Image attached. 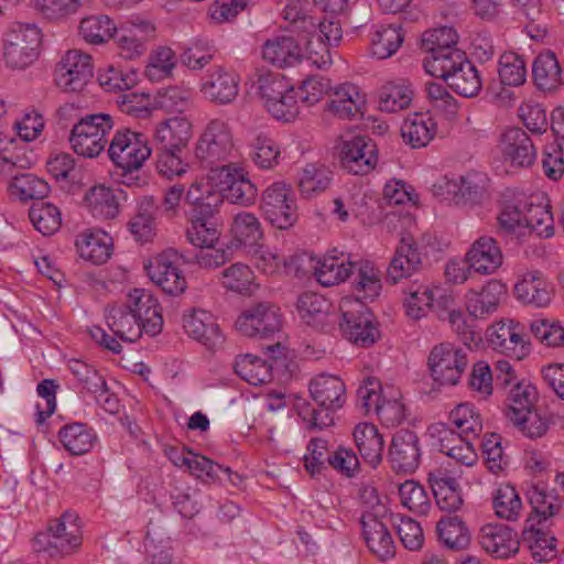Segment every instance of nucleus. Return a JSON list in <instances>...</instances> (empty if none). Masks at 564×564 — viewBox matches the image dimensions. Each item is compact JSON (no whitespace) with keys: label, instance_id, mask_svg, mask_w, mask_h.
<instances>
[{"label":"nucleus","instance_id":"20e7f679","mask_svg":"<svg viewBox=\"0 0 564 564\" xmlns=\"http://www.w3.org/2000/svg\"><path fill=\"white\" fill-rule=\"evenodd\" d=\"M259 90L264 107L278 120L292 121L302 106L295 87L281 74H267L259 78Z\"/></svg>","mask_w":564,"mask_h":564},{"label":"nucleus","instance_id":"4be33fe9","mask_svg":"<svg viewBox=\"0 0 564 564\" xmlns=\"http://www.w3.org/2000/svg\"><path fill=\"white\" fill-rule=\"evenodd\" d=\"M466 261L475 272L490 275L502 265L503 253L495 238L481 236L470 246Z\"/></svg>","mask_w":564,"mask_h":564},{"label":"nucleus","instance_id":"473e14b6","mask_svg":"<svg viewBox=\"0 0 564 564\" xmlns=\"http://www.w3.org/2000/svg\"><path fill=\"white\" fill-rule=\"evenodd\" d=\"M333 181V172L322 163H307L297 176V189L302 198L312 199L326 192Z\"/></svg>","mask_w":564,"mask_h":564},{"label":"nucleus","instance_id":"09e8293b","mask_svg":"<svg viewBox=\"0 0 564 564\" xmlns=\"http://www.w3.org/2000/svg\"><path fill=\"white\" fill-rule=\"evenodd\" d=\"M403 43V33L399 24H380L371 34V54L379 59L391 57Z\"/></svg>","mask_w":564,"mask_h":564},{"label":"nucleus","instance_id":"2eb2a0df","mask_svg":"<svg viewBox=\"0 0 564 564\" xmlns=\"http://www.w3.org/2000/svg\"><path fill=\"white\" fill-rule=\"evenodd\" d=\"M240 77L232 70L214 67L202 78L199 91L203 97L217 105L231 104L238 96Z\"/></svg>","mask_w":564,"mask_h":564},{"label":"nucleus","instance_id":"a211bd4d","mask_svg":"<svg viewBox=\"0 0 564 564\" xmlns=\"http://www.w3.org/2000/svg\"><path fill=\"white\" fill-rule=\"evenodd\" d=\"M185 333L204 345L208 350L220 349L225 337L220 332L214 316L204 310H192L183 316Z\"/></svg>","mask_w":564,"mask_h":564},{"label":"nucleus","instance_id":"bb28decb","mask_svg":"<svg viewBox=\"0 0 564 564\" xmlns=\"http://www.w3.org/2000/svg\"><path fill=\"white\" fill-rule=\"evenodd\" d=\"M488 340L495 350L521 360L529 351L523 336L512 321L499 322L488 328Z\"/></svg>","mask_w":564,"mask_h":564},{"label":"nucleus","instance_id":"f704fd0d","mask_svg":"<svg viewBox=\"0 0 564 564\" xmlns=\"http://www.w3.org/2000/svg\"><path fill=\"white\" fill-rule=\"evenodd\" d=\"M108 158L122 172L131 173L139 170L150 158L152 150L148 143H109Z\"/></svg>","mask_w":564,"mask_h":564},{"label":"nucleus","instance_id":"9d476101","mask_svg":"<svg viewBox=\"0 0 564 564\" xmlns=\"http://www.w3.org/2000/svg\"><path fill=\"white\" fill-rule=\"evenodd\" d=\"M468 365L466 350L451 343L433 347L429 367L435 381L443 386H455Z\"/></svg>","mask_w":564,"mask_h":564},{"label":"nucleus","instance_id":"603ef678","mask_svg":"<svg viewBox=\"0 0 564 564\" xmlns=\"http://www.w3.org/2000/svg\"><path fill=\"white\" fill-rule=\"evenodd\" d=\"M99 85L108 93L130 90L139 83V73L131 67L108 65L98 70Z\"/></svg>","mask_w":564,"mask_h":564},{"label":"nucleus","instance_id":"338daca9","mask_svg":"<svg viewBox=\"0 0 564 564\" xmlns=\"http://www.w3.org/2000/svg\"><path fill=\"white\" fill-rule=\"evenodd\" d=\"M401 135L406 141H432L435 137L436 124L427 113H413L404 119Z\"/></svg>","mask_w":564,"mask_h":564},{"label":"nucleus","instance_id":"f03ea898","mask_svg":"<svg viewBox=\"0 0 564 564\" xmlns=\"http://www.w3.org/2000/svg\"><path fill=\"white\" fill-rule=\"evenodd\" d=\"M77 514L66 511L59 518L50 522L45 532L34 538V547L51 557L66 556L82 544V531Z\"/></svg>","mask_w":564,"mask_h":564},{"label":"nucleus","instance_id":"864d4df0","mask_svg":"<svg viewBox=\"0 0 564 564\" xmlns=\"http://www.w3.org/2000/svg\"><path fill=\"white\" fill-rule=\"evenodd\" d=\"M329 303L316 293L306 292L297 299V313L301 319L313 327H323L328 316Z\"/></svg>","mask_w":564,"mask_h":564},{"label":"nucleus","instance_id":"13d9d810","mask_svg":"<svg viewBox=\"0 0 564 564\" xmlns=\"http://www.w3.org/2000/svg\"><path fill=\"white\" fill-rule=\"evenodd\" d=\"M535 388L529 383L517 382L508 392L506 416L511 422L519 420L527 411L534 409Z\"/></svg>","mask_w":564,"mask_h":564},{"label":"nucleus","instance_id":"39448f33","mask_svg":"<svg viewBox=\"0 0 564 564\" xmlns=\"http://www.w3.org/2000/svg\"><path fill=\"white\" fill-rule=\"evenodd\" d=\"M430 76L444 79L452 89L464 97L476 96L482 86L480 75L465 53H454L449 59H436L429 64Z\"/></svg>","mask_w":564,"mask_h":564},{"label":"nucleus","instance_id":"f8f14e48","mask_svg":"<svg viewBox=\"0 0 564 564\" xmlns=\"http://www.w3.org/2000/svg\"><path fill=\"white\" fill-rule=\"evenodd\" d=\"M94 76L91 56L80 50H68L56 68V84L67 93L84 89Z\"/></svg>","mask_w":564,"mask_h":564},{"label":"nucleus","instance_id":"a19ab883","mask_svg":"<svg viewBox=\"0 0 564 564\" xmlns=\"http://www.w3.org/2000/svg\"><path fill=\"white\" fill-rule=\"evenodd\" d=\"M106 318L108 327L112 330L115 336L124 341L133 343L138 340L144 332L127 304L111 306Z\"/></svg>","mask_w":564,"mask_h":564},{"label":"nucleus","instance_id":"c9c22d12","mask_svg":"<svg viewBox=\"0 0 564 564\" xmlns=\"http://www.w3.org/2000/svg\"><path fill=\"white\" fill-rule=\"evenodd\" d=\"M414 89L408 79H395L384 84L378 94V107L381 111L397 112L410 107Z\"/></svg>","mask_w":564,"mask_h":564},{"label":"nucleus","instance_id":"de8ad7c7","mask_svg":"<svg viewBox=\"0 0 564 564\" xmlns=\"http://www.w3.org/2000/svg\"><path fill=\"white\" fill-rule=\"evenodd\" d=\"M220 230L214 215L194 213L186 229V238L195 247H214L219 240Z\"/></svg>","mask_w":564,"mask_h":564},{"label":"nucleus","instance_id":"393cba45","mask_svg":"<svg viewBox=\"0 0 564 564\" xmlns=\"http://www.w3.org/2000/svg\"><path fill=\"white\" fill-rule=\"evenodd\" d=\"M360 524L367 546L378 558L386 561L394 555V542L391 533L377 513L364 512Z\"/></svg>","mask_w":564,"mask_h":564},{"label":"nucleus","instance_id":"6e6d98bb","mask_svg":"<svg viewBox=\"0 0 564 564\" xmlns=\"http://www.w3.org/2000/svg\"><path fill=\"white\" fill-rule=\"evenodd\" d=\"M525 208L523 200L506 202L498 216V224L501 230L523 239L529 236V227L525 224Z\"/></svg>","mask_w":564,"mask_h":564},{"label":"nucleus","instance_id":"e433bc0d","mask_svg":"<svg viewBox=\"0 0 564 564\" xmlns=\"http://www.w3.org/2000/svg\"><path fill=\"white\" fill-rule=\"evenodd\" d=\"M403 294L405 315L413 321L426 316L434 307L435 294L429 284L415 280L403 289Z\"/></svg>","mask_w":564,"mask_h":564},{"label":"nucleus","instance_id":"cd10ccee","mask_svg":"<svg viewBox=\"0 0 564 564\" xmlns=\"http://www.w3.org/2000/svg\"><path fill=\"white\" fill-rule=\"evenodd\" d=\"M481 547L496 558H507L516 554L520 546L517 534L503 524H486L480 529Z\"/></svg>","mask_w":564,"mask_h":564},{"label":"nucleus","instance_id":"aec40b11","mask_svg":"<svg viewBox=\"0 0 564 564\" xmlns=\"http://www.w3.org/2000/svg\"><path fill=\"white\" fill-rule=\"evenodd\" d=\"M126 304L137 317L144 333L150 336L161 333L163 327L162 310L151 293L142 289H134L129 293Z\"/></svg>","mask_w":564,"mask_h":564},{"label":"nucleus","instance_id":"9b49d317","mask_svg":"<svg viewBox=\"0 0 564 564\" xmlns=\"http://www.w3.org/2000/svg\"><path fill=\"white\" fill-rule=\"evenodd\" d=\"M261 209L265 219L278 229H288L297 219L292 188L283 182L273 183L262 193Z\"/></svg>","mask_w":564,"mask_h":564},{"label":"nucleus","instance_id":"052dcab7","mask_svg":"<svg viewBox=\"0 0 564 564\" xmlns=\"http://www.w3.org/2000/svg\"><path fill=\"white\" fill-rule=\"evenodd\" d=\"M525 208V224L529 236L535 232L542 238H550L554 234V219L547 204H533L523 200Z\"/></svg>","mask_w":564,"mask_h":564},{"label":"nucleus","instance_id":"5fc2aeb1","mask_svg":"<svg viewBox=\"0 0 564 564\" xmlns=\"http://www.w3.org/2000/svg\"><path fill=\"white\" fill-rule=\"evenodd\" d=\"M235 372L252 386H259L272 380V366L252 355L239 356L234 365Z\"/></svg>","mask_w":564,"mask_h":564},{"label":"nucleus","instance_id":"423d86ee","mask_svg":"<svg viewBox=\"0 0 564 564\" xmlns=\"http://www.w3.org/2000/svg\"><path fill=\"white\" fill-rule=\"evenodd\" d=\"M209 178L230 204L248 207L256 203L258 188L249 173L237 163L224 164L209 170Z\"/></svg>","mask_w":564,"mask_h":564},{"label":"nucleus","instance_id":"bf43d9fd","mask_svg":"<svg viewBox=\"0 0 564 564\" xmlns=\"http://www.w3.org/2000/svg\"><path fill=\"white\" fill-rule=\"evenodd\" d=\"M446 180V187L448 192H454L460 196L465 202L477 203L479 202L487 189L488 178L486 175L478 172H470L459 177V182H451Z\"/></svg>","mask_w":564,"mask_h":564},{"label":"nucleus","instance_id":"ddd939ff","mask_svg":"<svg viewBox=\"0 0 564 564\" xmlns=\"http://www.w3.org/2000/svg\"><path fill=\"white\" fill-rule=\"evenodd\" d=\"M182 256L174 249H169L153 258L145 270L153 283L170 295L182 294L186 286L185 276L178 268Z\"/></svg>","mask_w":564,"mask_h":564},{"label":"nucleus","instance_id":"58836bf2","mask_svg":"<svg viewBox=\"0 0 564 564\" xmlns=\"http://www.w3.org/2000/svg\"><path fill=\"white\" fill-rule=\"evenodd\" d=\"M76 245L80 257L95 264L107 262L112 254V238L104 230L84 232Z\"/></svg>","mask_w":564,"mask_h":564},{"label":"nucleus","instance_id":"79ce46f5","mask_svg":"<svg viewBox=\"0 0 564 564\" xmlns=\"http://www.w3.org/2000/svg\"><path fill=\"white\" fill-rule=\"evenodd\" d=\"M356 267L357 263L350 261L344 253L340 257L325 256L314 268V274L318 283L332 286L345 281Z\"/></svg>","mask_w":564,"mask_h":564},{"label":"nucleus","instance_id":"dca6fc26","mask_svg":"<svg viewBox=\"0 0 564 564\" xmlns=\"http://www.w3.org/2000/svg\"><path fill=\"white\" fill-rule=\"evenodd\" d=\"M421 459L420 440L410 430L398 431L388 448V462L397 473H413Z\"/></svg>","mask_w":564,"mask_h":564},{"label":"nucleus","instance_id":"4d7b16f0","mask_svg":"<svg viewBox=\"0 0 564 564\" xmlns=\"http://www.w3.org/2000/svg\"><path fill=\"white\" fill-rule=\"evenodd\" d=\"M29 217L34 228L43 236L54 235L62 225L58 207L47 202L34 203L29 210Z\"/></svg>","mask_w":564,"mask_h":564},{"label":"nucleus","instance_id":"ea45409f","mask_svg":"<svg viewBox=\"0 0 564 564\" xmlns=\"http://www.w3.org/2000/svg\"><path fill=\"white\" fill-rule=\"evenodd\" d=\"M86 205L95 218L113 219L120 213L116 192L105 185H95L85 194Z\"/></svg>","mask_w":564,"mask_h":564},{"label":"nucleus","instance_id":"c85d7f7f","mask_svg":"<svg viewBox=\"0 0 564 564\" xmlns=\"http://www.w3.org/2000/svg\"><path fill=\"white\" fill-rule=\"evenodd\" d=\"M118 24L108 14H88L79 20L78 36L90 45H105L115 37Z\"/></svg>","mask_w":564,"mask_h":564},{"label":"nucleus","instance_id":"3c124183","mask_svg":"<svg viewBox=\"0 0 564 564\" xmlns=\"http://www.w3.org/2000/svg\"><path fill=\"white\" fill-rule=\"evenodd\" d=\"M530 522L531 519H528L522 530V544L530 550L536 562L551 561L556 556V540L541 529L534 528L533 524H529Z\"/></svg>","mask_w":564,"mask_h":564},{"label":"nucleus","instance_id":"6e6552de","mask_svg":"<svg viewBox=\"0 0 564 564\" xmlns=\"http://www.w3.org/2000/svg\"><path fill=\"white\" fill-rule=\"evenodd\" d=\"M154 23L140 15H131L118 25L115 44L119 56L126 61H134L147 52L149 39L154 34Z\"/></svg>","mask_w":564,"mask_h":564},{"label":"nucleus","instance_id":"69168bd1","mask_svg":"<svg viewBox=\"0 0 564 564\" xmlns=\"http://www.w3.org/2000/svg\"><path fill=\"white\" fill-rule=\"evenodd\" d=\"M498 74L501 83L507 86H520L527 79V63L516 52H505L498 61Z\"/></svg>","mask_w":564,"mask_h":564},{"label":"nucleus","instance_id":"e2e57ef3","mask_svg":"<svg viewBox=\"0 0 564 564\" xmlns=\"http://www.w3.org/2000/svg\"><path fill=\"white\" fill-rule=\"evenodd\" d=\"M449 420L464 437L475 440L482 431L481 416L469 403L458 404L451 411Z\"/></svg>","mask_w":564,"mask_h":564},{"label":"nucleus","instance_id":"f3484780","mask_svg":"<svg viewBox=\"0 0 564 564\" xmlns=\"http://www.w3.org/2000/svg\"><path fill=\"white\" fill-rule=\"evenodd\" d=\"M366 94L352 83H343L330 87L326 109L339 119L361 116L366 109Z\"/></svg>","mask_w":564,"mask_h":564},{"label":"nucleus","instance_id":"6ab92c4d","mask_svg":"<svg viewBox=\"0 0 564 564\" xmlns=\"http://www.w3.org/2000/svg\"><path fill=\"white\" fill-rule=\"evenodd\" d=\"M334 155L340 166L354 175H367L378 163L376 143H340L335 148Z\"/></svg>","mask_w":564,"mask_h":564},{"label":"nucleus","instance_id":"1a4fd4ad","mask_svg":"<svg viewBox=\"0 0 564 564\" xmlns=\"http://www.w3.org/2000/svg\"><path fill=\"white\" fill-rule=\"evenodd\" d=\"M283 318L278 307L272 302H259L247 307L237 318L236 327L248 337H270L280 333Z\"/></svg>","mask_w":564,"mask_h":564},{"label":"nucleus","instance_id":"4468645a","mask_svg":"<svg viewBox=\"0 0 564 564\" xmlns=\"http://www.w3.org/2000/svg\"><path fill=\"white\" fill-rule=\"evenodd\" d=\"M305 54L306 46L303 48L289 32L273 34L263 42L261 47L263 61L278 68L292 67L306 61Z\"/></svg>","mask_w":564,"mask_h":564},{"label":"nucleus","instance_id":"0e129e2a","mask_svg":"<svg viewBox=\"0 0 564 564\" xmlns=\"http://www.w3.org/2000/svg\"><path fill=\"white\" fill-rule=\"evenodd\" d=\"M45 127L44 116L34 108L21 112L12 126L20 141H36L43 138Z\"/></svg>","mask_w":564,"mask_h":564},{"label":"nucleus","instance_id":"774afa93","mask_svg":"<svg viewBox=\"0 0 564 564\" xmlns=\"http://www.w3.org/2000/svg\"><path fill=\"white\" fill-rule=\"evenodd\" d=\"M399 495L403 507L417 514H427L431 500L421 484L415 480H405L399 486Z\"/></svg>","mask_w":564,"mask_h":564},{"label":"nucleus","instance_id":"2f4dec72","mask_svg":"<svg viewBox=\"0 0 564 564\" xmlns=\"http://www.w3.org/2000/svg\"><path fill=\"white\" fill-rule=\"evenodd\" d=\"M356 446L364 460L376 468L382 462L384 438L372 423H360L354 430Z\"/></svg>","mask_w":564,"mask_h":564},{"label":"nucleus","instance_id":"5701e85b","mask_svg":"<svg viewBox=\"0 0 564 564\" xmlns=\"http://www.w3.org/2000/svg\"><path fill=\"white\" fill-rule=\"evenodd\" d=\"M422 265L421 253L411 235H403L387 270V279L392 284L414 274Z\"/></svg>","mask_w":564,"mask_h":564},{"label":"nucleus","instance_id":"f257e3e1","mask_svg":"<svg viewBox=\"0 0 564 564\" xmlns=\"http://www.w3.org/2000/svg\"><path fill=\"white\" fill-rule=\"evenodd\" d=\"M310 393L318 409L312 410L308 429L322 430L332 426L334 412L340 409L346 400L345 383L337 376L319 373L311 380Z\"/></svg>","mask_w":564,"mask_h":564},{"label":"nucleus","instance_id":"a18cd8bd","mask_svg":"<svg viewBox=\"0 0 564 564\" xmlns=\"http://www.w3.org/2000/svg\"><path fill=\"white\" fill-rule=\"evenodd\" d=\"M187 470L191 475L203 479L204 481H223V476L232 485H238L241 481V477L234 473L231 468L225 467L193 452H189Z\"/></svg>","mask_w":564,"mask_h":564},{"label":"nucleus","instance_id":"7ed1b4c3","mask_svg":"<svg viewBox=\"0 0 564 564\" xmlns=\"http://www.w3.org/2000/svg\"><path fill=\"white\" fill-rule=\"evenodd\" d=\"M42 31L34 23L17 22L3 34V55L13 68H25L33 64L40 54Z\"/></svg>","mask_w":564,"mask_h":564},{"label":"nucleus","instance_id":"37998d69","mask_svg":"<svg viewBox=\"0 0 564 564\" xmlns=\"http://www.w3.org/2000/svg\"><path fill=\"white\" fill-rule=\"evenodd\" d=\"M11 197L25 203L32 199L41 200L45 198L51 187L44 180L31 173H22L12 176L7 185Z\"/></svg>","mask_w":564,"mask_h":564},{"label":"nucleus","instance_id":"c756f323","mask_svg":"<svg viewBox=\"0 0 564 564\" xmlns=\"http://www.w3.org/2000/svg\"><path fill=\"white\" fill-rule=\"evenodd\" d=\"M427 480L440 509L446 512H455L460 509L464 499L462 488L455 478L436 470L429 474Z\"/></svg>","mask_w":564,"mask_h":564},{"label":"nucleus","instance_id":"49530a36","mask_svg":"<svg viewBox=\"0 0 564 564\" xmlns=\"http://www.w3.org/2000/svg\"><path fill=\"white\" fill-rule=\"evenodd\" d=\"M440 542L448 550L462 551L470 544V532L466 523L457 516L443 517L436 524Z\"/></svg>","mask_w":564,"mask_h":564},{"label":"nucleus","instance_id":"72a5a7b5","mask_svg":"<svg viewBox=\"0 0 564 564\" xmlns=\"http://www.w3.org/2000/svg\"><path fill=\"white\" fill-rule=\"evenodd\" d=\"M533 80L545 93L557 90L563 85L562 68L551 51L540 53L532 65Z\"/></svg>","mask_w":564,"mask_h":564},{"label":"nucleus","instance_id":"a878e982","mask_svg":"<svg viewBox=\"0 0 564 564\" xmlns=\"http://www.w3.org/2000/svg\"><path fill=\"white\" fill-rule=\"evenodd\" d=\"M458 34L452 26H441L426 31L422 36V46L429 52L424 58L423 68L426 74L432 70L429 64L443 57L449 59L454 53H464L456 48Z\"/></svg>","mask_w":564,"mask_h":564},{"label":"nucleus","instance_id":"412c9836","mask_svg":"<svg viewBox=\"0 0 564 564\" xmlns=\"http://www.w3.org/2000/svg\"><path fill=\"white\" fill-rule=\"evenodd\" d=\"M506 294V285L497 279H491L479 290L471 289L466 293V308L475 318L485 319L497 311Z\"/></svg>","mask_w":564,"mask_h":564},{"label":"nucleus","instance_id":"0eeeda50","mask_svg":"<svg viewBox=\"0 0 564 564\" xmlns=\"http://www.w3.org/2000/svg\"><path fill=\"white\" fill-rule=\"evenodd\" d=\"M341 37L340 23L334 18L316 23V31L306 33L304 37L306 62L318 69L329 67L333 64L330 47L337 46Z\"/></svg>","mask_w":564,"mask_h":564},{"label":"nucleus","instance_id":"7c9ffc66","mask_svg":"<svg viewBox=\"0 0 564 564\" xmlns=\"http://www.w3.org/2000/svg\"><path fill=\"white\" fill-rule=\"evenodd\" d=\"M514 294L524 304L546 306L552 299V288L541 272L524 273L514 285Z\"/></svg>","mask_w":564,"mask_h":564},{"label":"nucleus","instance_id":"b1692460","mask_svg":"<svg viewBox=\"0 0 564 564\" xmlns=\"http://www.w3.org/2000/svg\"><path fill=\"white\" fill-rule=\"evenodd\" d=\"M360 311H343V322L339 324L344 336L351 343L368 347L378 337V329L372 323L371 314L365 306L357 302Z\"/></svg>","mask_w":564,"mask_h":564},{"label":"nucleus","instance_id":"4c0bfd02","mask_svg":"<svg viewBox=\"0 0 564 564\" xmlns=\"http://www.w3.org/2000/svg\"><path fill=\"white\" fill-rule=\"evenodd\" d=\"M230 234L231 245L238 247H256L263 238V230L258 217L250 212H240L235 215Z\"/></svg>","mask_w":564,"mask_h":564},{"label":"nucleus","instance_id":"680f3d73","mask_svg":"<svg viewBox=\"0 0 564 564\" xmlns=\"http://www.w3.org/2000/svg\"><path fill=\"white\" fill-rule=\"evenodd\" d=\"M176 66V56L172 48L160 46L153 50L147 62L145 76L151 82H161L169 78Z\"/></svg>","mask_w":564,"mask_h":564},{"label":"nucleus","instance_id":"c03bdc74","mask_svg":"<svg viewBox=\"0 0 564 564\" xmlns=\"http://www.w3.org/2000/svg\"><path fill=\"white\" fill-rule=\"evenodd\" d=\"M112 128L113 121L109 115H88L73 127L69 141H105Z\"/></svg>","mask_w":564,"mask_h":564},{"label":"nucleus","instance_id":"8fccbe9b","mask_svg":"<svg viewBox=\"0 0 564 564\" xmlns=\"http://www.w3.org/2000/svg\"><path fill=\"white\" fill-rule=\"evenodd\" d=\"M58 436L65 449L76 456L88 453L97 440L94 431L84 423L65 425Z\"/></svg>","mask_w":564,"mask_h":564}]
</instances>
